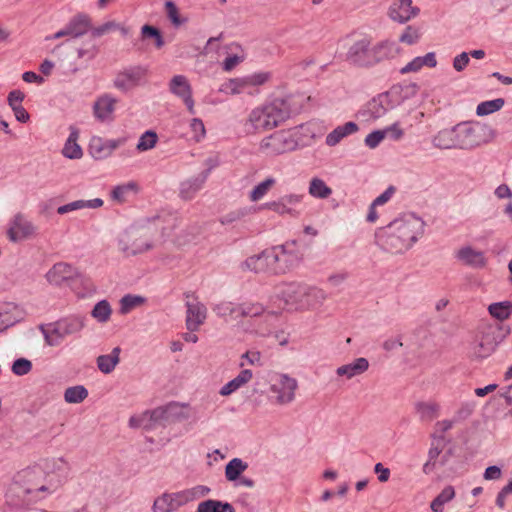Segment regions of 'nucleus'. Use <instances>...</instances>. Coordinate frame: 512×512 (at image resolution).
I'll return each instance as SVG.
<instances>
[{"instance_id": "obj_1", "label": "nucleus", "mask_w": 512, "mask_h": 512, "mask_svg": "<svg viewBox=\"0 0 512 512\" xmlns=\"http://www.w3.org/2000/svg\"><path fill=\"white\" fill-rule=\"evenodd\" d=\"M424 222L413 214L393 220L376 235L379 246L391 253H402L423 234Z\"/></svg>"}, {"instance_id": "obj_2", "label": "nucleus", "mask_w": 512, "mask_h": 512, "mask_svg": "<svg viewBox=\"0 0 512 512\" xmlns=\"http://www.w3.org/2000/svg\"><path fill=\"white\" fill-rule=\"evenodd\" d=\"M326 297V293L320 288L300 283H287L275 288L270 301L279 309L289 306L296 310H303L322 305Z\"/></svg>"}, {"instance_id": "obj_3", "label": "nucleus", "mask_w": 512, "mask_h": 512, "mask_svg": "<svg viewBox=\"0 0 512 512\" xmlns=\"http://www.w3.org/2000/svg\"><path fill=\"white\" fill-rule=\"evenodd\" d=\"M291 113L288 100L276 98L253 109L248 116L247 124L255 131L270 130L286 121Z\"/></svg>"}, {"instance_id": "obj_4", "label": "nucleus", "mask_w": 512, "mask_h": 512, "mask_svg": "<svg viewBox=\"0 0 512 512\" xmlns=\"http://www.w3.org/2000/svg\"><path fill=\"white\" fill-rule=\"evenodd\" d=\"M509 334V326L498 323H482L478 328V339L474 347V355L478 358L488 357Z\"/></svg>"}, {"instance_id": "obj_5", "label": "nucleus", "mask_w": 512, "mask_h": 512, "mask_svg": "<svg viewBox=\"0 0 512 512\" xmlns=\"http://www.w3.org/2000/svg\"><path fill=\"white\" fill-rule=\"evenodd\" d=\"M459 149H472L487 143L492 130L489 126L479 122H464L456 125Z\"/></svg>"}, {"instance_id": "obj_6", "label": "nucleus", "mask_w": 512, "mask_h": 512, "mask_svg": "<svg viewBox=\"0 0 512 512\" xmlns=\"http://www.w3.org/2000/svg\"><path fill=\"white\" fill-rule=\"evenodd\" d=\"M212 310L221 318L230 316L231 319L237 320L238 318H255L260 316L264 312V305L258 302L235 304L230 301H222L215 304Z\"/></svg>"}, {"instance_id": "obj_7", "label": "nucleus", "mask_w": 512, "mask_h": 512, "mask_svg": "<svg viewBox=\"0 0 512 512\" xmlns=\"http://www.w3.org/2000/svg\"><path fill=\"white\" fill-rule=\"evenodd\" d=\"M118 246L126 256H135L152 249L153 243L147 231L135 229L126 232Z\"/></svg>"}, {"instance_id": "obj_8", "label": "nucleus", "mask_w": 512, "mask_h": 512, "mask_svg": "<svg viewBox=\"0 0 512 512\" xmlns=\"http://www.w3.org/2000/svg\"><path fill=\"white\" fill-rule=\"evenodd\" d=\"M298 142L289 131L281 130L264 138L260 143V149L268 155H280L293 151Z\"/></svg>"}, {"instance_id": "obj_9", "label": "nucleus", "mask_w": 512, "mask_h": 512, "mask_svg": "<svg viewBox=\"0 0 512 512\" xmlns=\"http://www.w3.org/2000/svg\"><path fill=\"white\" fill-rule=\"evenodd\" d=\"M47 281L55 286H60L63 283L80 279L82 283L87 286H92L90 279L81 274L77 268L66 262H58L54 264L46 273Z\"/></svg>"}, {"instance_id": "obj_10", "label": "nucleus", "mask_w": 512, "mask_h": 512, "mask_svg": "<svg viewBox=\"0 0 512 512\" xmlns=\"http://www.w3.org/2000/svg\"><path fill=\"white\" fill-rule=\"evenodd\" d=\"M148 68L137 65L119 71L113 81L114 86L122 92H128L141 84V81L147 76Z\"/></svg>"}, {"instance_id": "obj_11", "label": "nucleus", "mask_w": 512, "mask_h": 512, "mask_svg": "<svg viewBox=\"0 0 512 512\" xmlns=\"http://www.w3.org/2000/svg\"><path fill=\"white\" fill-rule=\"evenodd\" d=\"M193 492L186 490L176 493H164L155 499L153 512H173L193 500Z\"/></svg>"}, {"instance_id": "obj_12", "label": "nucleus", "mask_w": 512, "mask_h": 512, "mask_svg": "<svg viewBox=\"0 0 512 512\" xmlns=\"http://www.w3.org/2000/svg\"><path fill=\"white\" fill-rule=\"evenodd\" d=\"M279 312L274 310L266 311L255 318H249L247 326L243 324L247 332L256 334L261 337H267L271 334L275 327L276 321L278 320Z\"/></svg>"}, {"instance_id": "obj_13", "label": "nucleus", "mask_w": 512, "mask_h": 512, "mask_svg": "<svg viewBox=\"0 0 512 512\" xmlns=\"http://www.w3.org/2000/svg\"><path fill=\"white\" fill-rule=\"evenodd\" d=\"M298 382L287 374L279 375L278 380L271 384L270 391L276 394L275 402L278 405H286L295 399V391Z\"/></svg>"}, {"instance_id": "obj_14", "label": "nucleus", "mask_w": 512, "mask_h": 512, "mask_svg": "<svg viewBox=\"0 0 512 512\" xmlns=\"http://www.w3.org/2000/svg\"><path fill=\"white\" fill-rule=\"evenodd\" d=\"M346 59L350 63L360 67L374 66L372 46L370 40L362 38L355 41L348 49Z\"/></svg>"}, {"instance_id": "obj_15", "label": "nucleus", "mask_w": 512, "mask_h": 512, "mask_svg": "<svg viewBox=\"0 0 512 512\" xmlns=\"http://www.w3.org/2000/svg\"><path fill=\"white\" fill-rule=\"evenodd\" d=\"M31 489L32 488H26V486L22 485L14 478L6 492L7 504L13 508H24L28 506L30 503L37 500V498L31 494Z\"/></svg>"}, {"instance_id": "obj_16", "label": "nucleus", "mask_w": 512, "mask_h": 512, "mask_svg": "<svg viewBox=\"0 0 512 512\" xmlns=\"http://www.w3.org/2000/svg\"><path fill=\"white\" fill-rule=\"evenodd\" d=\"M15 478L26 488H32L31 494L38 498L39 492L47 491L44 484L45 472L40 467L27 468L17 473Z\"/></svg>"}, {"instance_id": "obj_17", "label": "nucleus", "mask_w": 512, "mask_h": 512, "mask_svg": "<svg viewBox=\"0 0 512 512\" xmlns=\"http://www.w3.org/2000/svg\"><path fill=\"white\" fill-rule=\"evenodd\" d=\"M169 91L176 97L183 100L190 114H195L192 87L186 76H173L169 82Z\"/></svg>"}, {"instance_id": "obj_18", "label": "nucleus", "mask_w": 512, "mask_h": 512, "mask_svg": "<svg viewBox=\"0 0 512 512\" xmlns=\"http://www.w3.org/2000/svg\"><path fill=\"white\" fill-rule=\"evenodd\" d=\"M275 259L274 251L272 248L266 249L258 255L247 258L242 268L256 273L270 272L275 273Z\"/></svg>"}, {"instance_id": "obj_19", "label": "nucleus", "mask_w": 512, "mask_h": 512, "mask_svg": "<svg viewBox=\"0 0 512 512\" xmlns=\"http://www.w3.org/2000/svg\"><path fill=\"white\" fill-rule=\"evenodd\" d=\"M455 258L463 265L474 269H482L487 264L484 252L477 250L470 245L462 246L456 250Z\"/></svg>"}, {"instance_id": "obj_20", "label": "nucleus", "mask_w": 512, "mask_h": 512, "mask_svg": "<svg viewBox=\"0 0 512 512\" xmlns=\"http://www.w3.org/2000/svg\"><path fill=\"white\" fill-rule=\"evenodd\" d=\"M35 232V227L28 221L21 213H17L9 226L7 231L8 237L11 241L17 242L31 236Z\"/></svg>"}, {"instance_id": "obj_21", "label": "nucleus", "mask_w": 512, "mask_h": 512, "mask_svg": "<svg viewBox=\"0 0 512 512\" xmlns=\"http://www.w3.org/2000/svg\"><path fill=\"white\" fill-rule=\"evenodd\" d=\"M419 13V8L412 6V0H398L389 8V16L393 21L405 23Z\"/></svg>"}, {"instance_id": "obj_22", "label": "nucleus", "mask_w": 512, "mask_h": 512, "mask_svg": "<svg viewBox=\"0 0 512 512\" xmlns=\"http://www.w3.org/2000/svg\"><path fill=\"white\" fill-rule=\"evenodd\" d=\"M209 174L210 169H206L198 175L183 181L180 186V197L184 200H191L202 189Z\"/></svg>"}, {"instance_id": "obj_23", "label": "nucleus", "mask_w": 512, "mask_h": 512, "mask_svg": "<svg viewBox=\"0 0 512 512\" xmlns=\"http://www.w3.org/2000/svg\"><path fill=\"white\" fill-rule=\"evenodd\" d=\"M400 53V47L395 41L386 39L379 41L372 46L374 65L388 59L396 57Z\"/></svg>"}, {"instance_id": "obj_24", "label": "nucleus", "mask_w": 512, "mask_h": 512, "mask_svg": "<svg viewBox=\"0 0 512 512\" xmlns=\"http://www.w3.org/2000/svg\"><path fill=\"white\" fill-rule=\"evenodd\" d=\"M207 309L200 302L187 303L186 326L189 331H197L206 319Z\"/></svg>"}, {"instance_id": "obj_25", "label": "nucleus", "mask_w": 512, "mask_h": 512, "mask_svg": "<svg viewBox=\"0 0 512 512\" xmlns=\"http://www.w3.org/2000/svg\"><path fill=\"white\" fill-rule=\"evenodd\" d=\"M116 103L117 99L109 94L100 96L93 106L95 117L102 122L113 120Z\"/></svg>"}, {"instance_id": "obj_26", "label": "nucleus", "mask_w": 512, "mask_h": 512, "mask_svg": "<svg viewBox=\"0 0 512 512\" xmlns=\"http://www.w3.org/2000/svg\"><path fill=\"white\" fill-rule=\"evenodd\" d=\"M272 249L274 251V256H276L275 274L285 273L297 264L298 258L296 254L288 252L284 246H276L272 247Z\"/></svg>"}, {"instance_id": "obj_27", "label": "nucleus", "mask_w": 512, "mask_h": 512, "mask_svg": "<svg viewBox=\"0 0 512 512\" xmlns=\"http://www.w3.org/2000/svg\"><path fill=\"white\" fill-rule=\"evenodd\" d=\"M65 27L69 32V37L78 38L91 28V19L87 14L78 13L69 20Z\"/></svg>"}, {"instance_id": "obj_28", "label": "nucleus", "mask_w": 512, "mask_h": 512, "mask_svg": "<svg viewBox=\"0 0 512 512\" xmlns=\"http://www.w3.org/2000/svg\"><path fill=\"white\" fill-rule=\"evenodd\" d=\"M40 331L43 334L45 343L48 346H58L66 336L63 332V328L59 321L41 324L39 326Z\"/></svg>"}, {"instance_id": "obj_29", "label": "nucleus", "mask_w": 512, "mask_h": 512, "mask_svg": "<svg viewBox=\"0 0 512 512\" xmlns=\"http://www.w3.org/2000/svg\"><path fill=\"white\" fill-rule=\"evenodd\" d=\"M359 130V126L352 121L346 122L343 125L337 126L333 129L325 139L327 146L334 147L339 144L345 137L356 133Z\"/></svg>"}, {"instance_id": "obj_30", "label": "nucleus", "mask_w": 512, "mask_h": 512, "mask_svg": "<svg viewBox=\"0 0 512 512\" xmlns=\"http://www.w3.org/2000/svg\"><path fill=\"white\" fill-rule=\"evenodd\" d=\"M456 126L439 131L432 139L434 147L439 149H459Z\"/></svg>"}, {"instance_id": "obj_31", "label": "nucleus", "mask_w": 512, "mask_h": 512, "mask_svg": "<svg viewBox=\"0 0 512 512\" xmlns=\"http://www.w3.org/2000/svg\"><path fill=\"white\" fill-rule=\"evenodd\" d=\"M417 91L418 85L416 83H405L392 86L388 94L391 97L392 104L395 105L415 96Z\"/></svg>"}, {"instance_id": "obj_32", "label": "nucleus", "mask_w": 512, "mask_h": 512, "mask_svg": "<svg viewBox=\"0 0 512 512\" xmlns=\"http://www.w3.org/2000/svg\"><path fill=\"white\" fill-rule=\"evenodd\" d=\"M369 368V362L366 358L360 357L355 359L352 363L342 365L337 368L336 373L338 376H345L351 379L355 376L361 375Z\"/></svg>"}, {"instance_id": "obj_33", "label": "nucleus", "mask_w": 512, "mask_h": 512, "mask_svg": "<svg viewBox=\"0 0 512 512\" xmlns=\"http://www.w3.org/2000/svg\"><path fill=\"white\" fill-rule=\"evenodd\" d=\"M389 102H391V97L388 92L385 94H381L376 98H373L367 104V112L370 117L373 119H378L386 114L388 109L390 108ZM393 105H391L392 107Z\"/></svg>"}, {"instance_id": "obj_34", "label": "nucleus", "mask_w": 512, "mask_h": 512, "mask_svg": "<svg viewBox=\"0 0 512 512\" xmlns=\"http://www.w3.org/2000/svg\"><path fill=\"white\" fill-rule=\"evenodd\" d=\"M253 377V373L250 369H243L235 378L230 380L220 389L221 396H229L233 392L237 391L244 385H246Z\"/></svg>"}, {"instance_id": "obj_35", "label": "nucleus", "mask_w": 512, "mask_h": 512, "mask_svg": "<svg viewBox=\"0 0 512 512\" xmlns=\"http://www.w3.org/2000/svg\"><path fill=\"white\" fill-rule=\"evenodd\" d=\"M78 136V130L74 126H70V135L62 150L65 157L69 159H79L82 157V149L77 143Z\"/></svg>"}, {"instance_id": "obj_36", "label": "nucleus", "mask_w": 512, "mask_h": 512, "mask_svg": "<svg viewBox=\"0 0 512 512\" xmlns=\"http://www.w3.org/2000/svg\"><path fill=\"white\" fill-rule=\"evenodd\" d=\"M120 352V348L115 347L110 354L98 356L96 360L98 369L104 374L111 373L120 361Z\"/></svg>"}, {"instance_id": "obj_37", "label": "nucleus", "mask_w": 512, "mask_h": 512, "mask_svg": "<svg viewBox=\"0 0 512 512\" xmlns=\"http://www.w3.org/2000/svg\"><path fill=\"white\" fill-rule=\"evenodd\" d=\"M102 205H103V200L100 198H95L92 200H76V201L70 202L68 204L59 206L57 208V213L60 215H63V214H66V213H69V212H72L75 210H79V209H84V208L96 209V208L101 207Z\"/></svg>"}, {"instance_id": "obj_38", "label": "nucleus", "mask_w": 512, "mask_h": 512, "mask_svg": "<svg viewBox=\"0 0 512 512\" xmlns=\"http://www.w3.org/2000/svg\"><path fill=\"white\" fill-rule=\"evenodd\" d=\"M247 468V462L243 461L241 458H233L225 466V478L229 482H236Z\"/></svg>"}, {"instance_id": "obj_39", "label": "nucleus", "mask_w": 512, "mask_h": 512, "mask_svg": "<svg viewBox=\"0 0 512 512\" xmlns=\"http://www.w3.org/2000/svg\"><path fill=\"white\" fill-rule=\"evenodd\" d=\"M197 512H235V509L228 502L208 499L198 504Z\"/></svg>"}, {"instance_id": "obj_40", "label": "nucleus", "mask_w": 512, "mask_h": 512, "mask_svg": "<svg viewBox=\"0 0 512 512\" xmlns=\"http://www.w3.org/2000/svg\"><path fill=\"white\" fill-rule=\"evenodd\" d=\"M64 334L70 336L79 333L85 326V319L81 316H69L58 320Z\"/></svg>"}, {"instance_id": "obj_41", "label": "nucleus", "mask_w": 512, "mask_h": 512, "mask_svg": "<svg viewBox=\"0 0 512 512\" xmlns=\"http://www.w3.org/2000/svg\"><path fill=\"white\" fill-rule=\"evenodd\" d=\"M308 192L314 198L327 199L331 196L332 189L322 179L314 177L310 180Z\"/></svg>"}, {"instance_id": "obj_42", "label": "nucleus", "mask_w": 512, "mask_h": 512, "mask_svg": "<svg viewBox=\"0 0 512 512\" xmlns=\"http://www.w3.org/2000/svg\"><path fill=\"white\" fill-rule=\"evenodd\" d=\"M415 409L423 421H432L439 415L440 406L435 402H418Z\"/></svg>"}, {"instance_id": "obj_43", "label": "nucleus", "mask_w": 512, "mask_h": 512, "mask_svg": "<svg viewBox=\"0 0 512 512\" xmlns=\"http://www.w3.org/2000/svg\"><path fill=\"white\" fill-rule=\"evenodd\" d=\"M488 311L493 318L503 321L512 314V303L510 301L492 303L488 306Z\"/></svg>"}, {"instance_id": "obj_44", "label": "nucleus", "mask_w": 512, "mask_h": 512, "mask_svg": "<svg viewBox=\"0 0 512 512\" xmlns=\"http://www.w3.org/2000/svg\"><path fill=\"white\" fill-rule=\"evenodd\" d=\"M89 150L95 159H105L109 157V150L105 138L94 136L89 143Z\"/></svg>"}, {"instance_id": "obj_45", "label": "nucleus", "mask_w": 512, "mask_h": 512, "mask_svg": "<svg viewBox=\"0 0 512 512\" xmlns=\"http://www.w3.org/2000/svg\"><path fill=\"white\" fill-rule=\"evenodd\" d=\"M87 396L88 390L82 385L68 387L64 392V400L71 404L81 403Z\"/></svg>"}, {"instance_id": "obj_46", "label": "nucleus", "mask_w": 512, "mask_h": 512, "mask_svg": "<svg viewBox=\"0 0 512 512\" xmlns=\"http://www.w3.org/2000/svg\"><path fill=\"white\" fill-rule=\"evenodd\" d=\"M112 314V309L107 300H101L95 304L91 311V316L99 323H106L109 321Z\"/></svg>"}, {"instance_id": "obj_47", "label": "nucleus", "mask_w": 512, "mask_h": 512, "mask_svg": "<svg viewBox=\"0 0 512 512\" xmlns=\"http://www.w3.org/2000/svg\"><path fill=\"white\" fill-rule=\"evenodd\" d=\"M250 88L251 87L247 76L230 79L224 84L225 91L230 92L233 95L250 92Z\"/></svg>"}, {"instance_id": "obj_48", "label": "nucleus", "mask_w": 512, "mask_h": 512, "mask_svg": "<svg viewBox=\"0 0 512 512\" xmlns=\"http://www.w3.org/2000/svg\"><path fill=\"white\" fill-rule=\"evenodd\" d=\"M276 184V179L268 177L264 181L256 185L249 194V199L252 202H257L262 199L268 191Z\"/></svg>"}, {"instance_id": "obj_49", "label": "nucleus", "mask_w": 512, "mask_h": 512, "mask_svg": "<svg viewBox=\"0 0 512 512\" xmlns=\"http://www.w3.org/2000/svg\"><path fill=\"white\" fill-rule=\"evenodd\" d=\"M137 191V184L135 182H128L126 184L118 185L114 187V189L111 192V197L113 200L117 201L118 203H123L127 200V196L131 192Z\"/></svg>"}, {"instance_id": "obj_50", "label": "nucleus", "mask_w": 512, "mask_h": 512, "mask_svg": "<svg viewBox=\"0 0 512 512\" xmlns=\"http://www.w3.org/2000/svg\"><path fill=\"white\" fill-rule=\"evenodd\" d=\"M169 422H178L189 418L187 407L178 403L166 405Z\"/></svg>"}, {"instance_id": "obj_51", "label": "nucleus", "mask_w": 512, "mask_h": 512, "mask_svg": "<svg viewBox=\"0 0 512 512\" xmlns=\"http://www.w3.org/2000/svg\"><path fill=\"white\" fill-rule=\"evenodd\" d=\"M505 104L503 98H497L494 100L484 101L478 104L476 113L478 116H485L499 111Z\"/></svg>"}, {"instance_id": "obj_52", "label": "nucleus", "mask_w": 512, "mask_h": 512, "mask_svg": "<svg viewBox=\"0 0 512 512\" xmlns=\"http://www.w3.org/2000/svg\"><path fill=\"white\" fill-rule=\"evenodd\" d=\"M150 416L151 415L149 411H145L140 415L132 416L129 419V426L131 428H143L145 430H152L155 428V425Z\"/></svg>"}, {"instance_id": "obj_53", "label": "nucleus", "mask_w": 512, "mask_h": 512, "mask_svg": "<svg viewBox=\"0 0 512 512\" xmlns=\"http://www.w3.org/2000/svg\"><path fill=\"white\" fill-rule=\"evenodd\" d=\"M144 301V298L141 296L127 294L120 300V313L127 314L135 307L141 305Z\"/></svg>"}, {"instance_id": "obj_54", "label": "nucleus", "mask_w": 512, "mask_h": 512, "mask_svg": "<svg viewBox=\"0 0 512 512\" xmlns=\"http://www.w3.org/2000/svg\"><path fill=\"white\" fill-rule=\"evenodd\" d=\"M157 140V134L154 131L148 130L140 136L136 148L140 152L150 150L155 147Z\"/></svg>"}, {"instance_id": "obj_55", "label": "nucleus", "mask_w": 512, "mask_h": 512, "mask_svg": "<svg viewBox=\"0 0 512 512\" xmlns=\"http://www.w3.org/2000/svg\"><path fill=\"white\" fill-rule=\"evenodd\" d=\"M141 34H142L143 38H152V40L155 41V46L157 48H161L165 44L161 32L157 28H155L153 26L144 25L141 28Z\"/></svg>"}, {"instance_id": "obj_56", "label": "nucleus", "mask_w": 512, "mask_h": 512, "mask_svg": "<svg viewBox=\"0 0 512 512\" xmlns=\"http://www.w3.org/2000/svg\"><path fill=\"white\" fill-rule=\"evenodd\" d=\"M260 209H268L272 210L278 214H293L294 210L290 207H287L281 198L276 201H270L265 203L260 207Z\"/></svg>"}, {"instance_id": "obj_57", "label": "nucleus", "mask_w": 512, "mask_h": 512, "mask_svg": "<svg viewBox=\"0 0 512 512\" xmlns=\"http://www.w3.org/2000/svg\"><path fill=\"white\" fill-rule=\"evenodd\" d=\"M248 215V210L246 208H240L234 211H230L229 213L223 215L220 218V223L222 225H229L234 222L240 221L244 217Z\"/></svg>"}, {"instance_id": "obj_58", "label": "nucleus", "mask_w": 512, "mask_h": 512, "mask_svg": "<svg viewBox=\"0 0 512 512\" xmlns=\"http://www.w3.org/2000/svg\"><path fill=\"white\" fill-rule=\"evenodd\" d=\"M420 33L418 28L407 26L404 32L400 35L399 41L408 45H413L418 42Z\"/></svg>"}, {"instance_id": "obj_59", "label": "nucleus", "mask_w": 512, "mask_h": 512, "mask_svg": "<svg viewBox=\"0 0 512 512\" xmlns=\"http://www.w3.org/2000/svg\"><path fill=\"white\" fill-rule=\"evenodd\" d=\"M32 369V363L25 359V358H19L14 361L12 365V372L15 375L23 376L28 374Z\"/></svg>"}, {"instance_id": "obj_60", "label": "nucleus", "mask_w": 512, "mask_h": 512, "mask_svg": "<svg viewBox=\"0 0 512 512\" xmlns=\"http://www.w3.org/2000/svg\"><path fill=\"white\" fill-rule=\"evenodd\" d=\"M98 52L99 50L97 45L94 42H91L86 46L79 48L77 50V55L80 59L85 58L86 60H92L97 56Z\"/></svg>"}, {"instance_id": "obj_61", "label": "nucleus", "mask_w": 512, "mask_h": 512, "mask_svg": "<svg viewBox=\"0 0 512 512\" xmlns=\"http://www.w3.org/2000/svg\"><path fill=\"white\" fill-rule=\"evenodd\" d=\"M165 9L168 18L175 26H180L183 23V20L179 16L178 8L174 2L166 1Z\"/></svg>"}, {"instance_id": "obj_62", "label": "nucleus", "mask_w": 512, "mask_h": 512, "mask_svg": "<svg viewBox=\"0 0 512 512\" xmlns=\"http://www.w3.org/2000/svg\"><path fill=\"white\" fill-rule=\"evenodd\" d=\"M384 138L385 132H383V130H375L366 136L364 142L367 147L374 149L381 143Z\"/></svg>"}, {"instance_id": "obj_63", "label": "nucleus", "mask_w": 512, "mask_h": 512, "mask_svg": "<svg viewBox=\"0 0 512 512\" xmlns=\"http://www.w3.org/2000/svg\"><path fill=\"white\" fill-rule=\"evenodd\" d=\"M150 412V417L152 421L154 422V425H164L166 422H169L168 420V414L166 410V406L164 407H158Z\"/></svg>"}, {"instance_id": "obj_64", "label": "nucleus", "mask_w": 512, "mask_h": 512, "mask_svg": "<svg viewBox=\"0 0 512 512\" xmlns=\"http://www.w3.org/2000/svg\"><path fill=\"white\" fill-rule=\"evenodd\" d=\"M190 128L194 133L196 141H200L206 133L203 121L199 118H193L190 123Z\"/></svg>"}]
</instances>
